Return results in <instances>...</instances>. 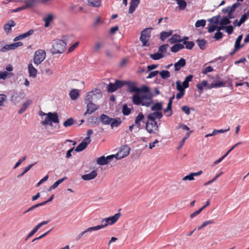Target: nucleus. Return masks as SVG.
<instances>
[{
	"mask_svg": "<svg viewBox=\"0 0 249 249\" xmlns=\"http://www.w3.org/2000/svg\"><path fill=\"white\" fill-rule=\"evenodd\" d=\"M40 116H47L44 120L41 122L42 125L49 124L50 126L53 125V123L58 124L59 123L58 115L56 112H49L46 113L42 111L39 112Z\"/></svg>",
	"mask_w": 249,
	"mask_h": 249,
	"instance_id": "1",
	"label": "nucleus"
},
{
	"mask_svg": "<svg viewBox=\"0 0 249 249\" xmlns=\"http://www.w3.org/2000/svg\"><path fill=\"white\" fill-rule=\"evenodd\" d=\"M67 43L64 40L56 39L53 40L52 52L53 54L62 53L66 50Z\"/></svg>",
	"mask_w": 249,
	"mask_h": 249,
	"instance_id": "2",
	"label": "nucleus"
},
{
	"mask_svg": "<svg viewBox=\"0 0 249 249\" xmlns=\"http://www.w3.org/2000/svg\"><path fill=\"white\" fill-rule=\"evenodd\" d=\"M102 97L101 90L96 89L95 90L87 93L86 97L85 99V102H96L99 99Z\"/></svg>",
	"mask_w": 249,
	"mask_h": 249,
	"instance_id": "3",
	"label": "nucleus"
},
{
	"mask_svg": "<svg viewBox=\"0 0 249 249\" xmlns=\"http://www.w3.org/2000/svg\"><path fill=\"white\" fill-rule=\"evenodd\" d=\"M146 124V129L150 134H156L159 131V125L155 120L147 118Z\"/></svg>",
	"mask_w": 249,
	"mask_h": 249,
	"instance_id": "4",
	"label": "nucleus"
},
{
	"mask_svg": "<svg viewBox=\"0 0 249 249\" xmlns=\"http://www.w3.org/2000/svg\"><path fill=\"white\" fill-rule=\"evenodd\" d=\"M151 29L152 28H145L141 32L140 40L142 42L143 46H149L148 41L150 37Z\"/></svg>",
	"mask_w": 249,
	"mask_h": 249,
	"instance_id": "5",
	"label": "nucleus"
},
{
	"mask_svg": "<svg viewBox=\"0 0 249 249\" xmlns=\"http://www.w3.org/2000/svg\"><path fill=\"white\" fill-rule=\"evenodd\" d=\"M46 56V52L43 50H38L35 53L34 56V63L38 65L45 59Z\"/></svg>",
	"mask_w": 249,
	"mask_h": 249,
	"instance_id": "6",
	"label": "nucleus"
},
{
	"mask_svg": "<svg viewBox=\"0 0 249 249\" xmlns=\"http://www.w3.org/2000/svg\"><path fill=\"white\" fill-rule=\"evenodd\" d=\"M125 81L116 80L114 83H109L107 87L109 93H112L125 85Z\"/></svg>",
	"mask_w": 249,
	"mask_h": 249,
	"instance_id": "7",
	"label": "nucleus"
},
{
	"mask_svg": "<svg viewBox=\"0 0 249 249\" xmlns=\"http://www.w3.org/2000/svg\"><path fill=\"white\" fill-rule=\"evenodd\" d=\"M130 150V147L127 145H124L120 148L116 155H114L115 158L117 160L122 159L129 155Z\"/></svg>",
	"mask_w": 249,
	"mask_h": 249,
	"instance_id": "8",
	"label": "nucleus"
},
{
	"mask_svg": "<svg viewBox=\"0 0 249 249\" xmlns=\"http://www.w3.org/2000/svg\"><path fill=\"white\" fill-rule=\"evenodd\" d=\"M23 44V43L21 42H17L10 44L6 45H5L4 43L3 46H0L1 52L5 53L10 50H14L18 47L22 46Z\"/></svg>",
	"mask_w": 249,
	"mask_h": 249,
	"instance_id": "9",
	"label": "nucleus"
},
{
	"mask_svg": "<svg viewBox=\"0 0 249 249\" xmlns=\"http://www.w3.org/2000/svg\"><path fill=\"white\" fill-rule=\"evenodd\" d=\"M115 158V155H111L107 157L101 156L97 159V163L100 165H104L108 164Z\"/></svg>",
	"mask_w": 249,
	"mask_h": 249,
	"instance_id": "10",
	"label": "nucleus"
},
{
	"mask_svg": "<svg viewBox=\"0 0 249 249\" xmlns=\"http://www.w3.org/2000/svg\"><path fill=\"white\" fill-rule=\"evenodd\" d=\"M219 79L220 77L217 75L216 80L213 81L212 83L208 86V88L209 89H211L213 88H218L225 87L226 82L220 81Z\"/></svg>",
	"mask_w": 249,
	"mask_h": 249,
	"instance_id": "11",
	"label": "nucleus"
},
{
	"mask_svg": "<svg viewBox=\"0 0 249 249\" xmlns=\"http://www.w3.org/2000/svg\"><path fill=\"white\" fill-rule=\"evenodd\" d=\"M85 104H86L87 110L84 113V115L88 114H90L99 108V106L94 104V103L85 102Z\"/></svg>",
	"mask_w": 249,
	"mask_h": 249,
	"instance_id": "12",
	"label": "nucleus"
},
{
	"mask_svg": "<svg viewBox=\"0 0 249 249\" xmlns=\"http://www.w3.org/2000/svg\"><path fill=\"white\" fill-rule=\"evenodd\" d=\"M175 98V95H173L170 98L169 100L168 103L167 104V106L166 108H165L163 110L164 114L167 117L171 116L173 114L172 109V105L173 103V100Z\"/></svg>",
	"mask_w": 249,
	"mask_h": 249,
	"instance_id": "13",
	"label": "nucleus"
},
{
	"mask_svg": "<svg viewBox=\"0 0 249 249\" xmlns=\"http://www.w3.org/2000/svg\"><path fill=\"white\" fill-rule=\"evenodd\" d=\"M153 112L149 113L147 118H149L151 120L158 119L159 121L163 117V115L160 111H153Z\"/></svg>",
	"mask_w": 249,
	"mask_h": 249,
	"instance_id": "14",
	"label": "nucleus"
},
{
	"mask_svg": "<svg viewBox=\"0 0 249 249\" xmlns=\"http://www.w3.org/2000/svg\"><path fill=\"white\" fill-rule=\"evenodd\" d=\"M153 102L151 96H147L146 95H142V100L141 105L149 107L151 106Z\"/></svg>",
	"mask_w": 249,
	"mask_h": 249,
	"instance_id": "15",
	"label": "nucleus"
},
{
	"mask_svg": "<svg viewBox=\"0 0 249 249\" xmlns=\"http://www.w3.org/2000/svg\"><path fill=\"white\" fill-rule=\"evenodd\" d=\"M97 176L96 170H92L90 173L82 176V178L84 180H90L95 178Z\"/></svg>",
	"mask_w": 249,
	"mask_h": 249,
	"instance_id": "16",
	"label": "nucleus"
},
{
	"mask_svg": "<svg viewBox=\"0 0 249 249\" xmlns=\"http://www.w3.org/2000/svg\"><path fill=\"white\" fill-rule=\"evenodd\" d=\"M125 85L128 86V90L130 92H139V88L135 86V84L129 81H125Z\"/></svg>",
	"mask_w": 249,
	"mask_h": 249,
	"instance_id": "17",
	"label": "nucleus"
},
{
	"mask_svg": "<svg viewBox=\"0 0 249 249\" xmlns=\"http://www.w3.org/2000/svg\"><path fill=\"white\" fill-rule=\"evenodd\" d=\"M140 2V0H131L128 13L129 14L134 13Z\"/></svg>",
	"mask_w": 249,
	"mask_h": 249,
	"instance_id": "18",
	"label": "nucleus"
},
{
	"mask_svg": "<svg viewBox=\"0 0 249 249\" xmlns=\"http://www.w3.org/2000/svg\"><path fill=\"white\" fill-rule=\"evenodd\" d=\"M186 64V60L182 58L174 64L175 71H178L181 68L184 67Z\"/></svg>",
	"mask_w": 249,
	"mask_h": 249,
	"instance_id": "19",
	"label": "nucleus"
},
{
	"mask_svg": "<svg viewBox=\"0 0 249 249\" xmlns=\"http://www.w3.org/2000/svg\"><path fill=\"white\" fill-rule=\"evenodd\" d=\"M55 18L54 15L53 14H48L46 15L45 17L44 18L43 20L45 22L44 26L45 27H48L50 23Z\"/></svg>",
	"mask_w": 249,
	"mask_h": 249,
	"instance_id": "20",
	"label": "nucleus"
},
{
	"mask_svg": "<svg viewBox=\"0 0 249 249\" xmlns=\"http://www.w3.org/2000/svg\"><path fill=\"white\" fill-rule=\"evenodd\" d=\"M120 216V213H117L113 216L106 218L109 225H112L118 220Z\"/></svg>",
	"mask_w": 249,
	"mask_h": 249,
	"instance_id": "21",
	"label": "nucleus"
},
{
	"mask_svg": "<svg viewBox=\"0 0 249 249\" xmlns=\"http://www.w3.org/2000/svg\"><path fill=\"white\" fill-rule=\"evenodd\" d=\"M89 143H90V142L86 141L84 139L83 141L76 147L75 151L76 152H81L83 151L87 147Z\"/></svg>",
	"mask_w": 249,
	"mask_h": 249,
	"instance_id": "22",
	"label": "nucleus"
},
{
	"mask_svg": "<svg viewBox=\"0 0 249 249\" xmlns=\"http://www.w3.org/2000/svg\"><path fill=\"white\" fill-rule=\"evenodd\" d=\"M144 119V116L142 112H140L139 113L138 116L136 117L135 120V125L138 127L140 128L141 127V122H142L144 123L143 121Z\"/></svg>",
	"mask_w": 249,
	"mask_h": 249,
	"instance_id": "23",
	"label": "nucleus"
},
{
	"mask_svg": "<svg viewBox=\"0 0 249 249\" xmlns=\"http://www.w3.org/2000/svg\"><path fill=\"white\" fill-rule=\"evenodd\" d=\"M16 23L14 20H10L7 22L4 26V30L7 33H10L11 32V27H14Z\"/></svg>",
	"mask_w": 249,
	"mask_h": 249,
	"instance_id": "24",
	"label": "nucleus"
},
{
	"mask_svg": "<svg viewBox=\"0 0 249 249\" xmlns=\"http://www.w3.org/2000/svg\"><path fill=\"white\" fill-rule=\"evenodd\" d=\"M28 68L29 76L33 78L36 77V76L37 72V70L33 66L32 64H29L28 65Z\"/></svg>",
	"mask_w": 249,
	"mask_h": 249,
	"instance_id": "25",
	"label": "nucleus"
},
{
	"mask_svg": "<svg viewBox=\"0 0 249 249\" xmlns=\"http://www.w3.org/2000/svg\"><path fill=\"white\" fill-rule=\"evenodd\" d=\"M33 102L31 100H26L23 104L21 108L18 110V113L19 114L23 113L26 109L32 104Z\"/></svg>",
	"mask_w": 249,
	"mask_h": 249,
	"instance_id": "26",
	"label": "nucleus"
},
{
	"mask_svg": "<svg viewBox=\"0 0 249 249\" xmlns=\"http://www.w3.org/2000/svg\"><path fill=\"white\" fill-rule=\"evenodd\" d=\"M111 118H109L108 116H107L105 114H102L100 116V120L102 124H109L111 122Z\"/></svg>",
	"mask_w": 249,
	"mask_h": 249,
	"instance_id": "27",
	"label": "nucleus"
},
{
	"mask_svg": "<svg viewBox=\"0 0 249 249\" xmlns=\"http://www.w3.org/2000/svg\"><path fill=\"white\" fill-rule=\"evenodd\" d=\"M14 75L13 73L8 72L6 71H0V79L6 80L7 78H10Z\"/></svg>",
	"mask_w": 249,
	"mask_h": 249,
	"instance_id": "28",
	"label": "nucleus"
},
{
	"mask_svg": "<svg viewBox=\"0 0 249 249\" xmlns=\"http://www.w3.org/2000/svg\"><path fill=\"white\" fill-rule=\"evenodd\" d=\"M173 31L170 30L168 32L163 31L161 32L160 34V39L162 41H164L166 39H167L168 37L171 36L172 35Z\"/></svg>",
	"mask_w": 249,
	"mask_h": 249,
	"instance_id": "29",
	"label": "nucleus"
},
{
	"mask_svg": "<svg viewBox=\"0 0 249 249\" xmlns=\"http://www.w3.org/2000/svg\"><path fill=\"white\" fill-rule=\"evenodd\" d=\"M70 98L72 100H75L79 96V92L78 89H73L69 93Z\"/></svg>",
	"mask_w": 249,
	"mask_h": 249,
	"instance_id": "30",
	"label": "nucleus"
},
{
	"mask_svg": "<svg viewBox=\"0 0 249 249\" xmlns=\"http://www.w3.org/2000/svg\"><path fill=\"white\" fill-rule=\"evenodd\" d=\"M169 42L171 44L181 42V37L179 35L175 34L169 39Z\"/></svg>",
	"mask_w": 249,
	"mask_h": 249,
	"instance_id": "31",
	"label": "nucleus"
},
{
	"mask_svg": "<svg viewBox=\"0 0 249 249\" xmlns=\"http://www.w3.org/2000/svg\"><path fill=\"white\" fill-rule=\"evenodd\" d=\"M184 48V46L183 44L177 43L173 45L171 48V51L173 53H177L179 50L183 49Z\"/></svg>",
	"mask_w": 249,
	"mask_h": 249,
	"instance_id": "32",
	"label": "nucleus"
},
{
	"mask_svg": "<svg viewBox=\"0 0 249 249\" xmlns=\"http://www.w3.org/2000/svg\"><path fill=\"white\" fill-rule=\"evenodd\" d=\"M162 109V104L161 102L154 104L151 107L152 111H160Z\"/></svg>",
	"mask_w": 249,
	"mask_h": 249,
	"instance_id": "33",
	"label": "nucleus"
},
{
	"mask_svg": "<svg viewBox=\"0 0 249 249\" xmlns=\"http://www.w3.org/2000/svg\"><path fill=\"white\" fill-rule=\"evenodd\" d=\"M142 95L140 96L137 94H134L132 96V102L133 103L137 105H140L142 103Z\"/></svg>",
	"mask_w": 249,
	"mask_h": 249,
	"instance_id": "34",
	"label": "nucleus"
},
{
	"mask_svg": "<svg viewBox=\"0 0 249 249\" xmlns=\"http://www.w3.org/2000/svg\"><path fill=\"white\" fill-rule=\"evenodd\" d=\"M193 77V76L192 75H189L186 77L185 80L182 83V86L184 88L186 89L189 87V83L192 80Z\"/></svg>",
	"mask_w": 249,
	"mask_h": 249,
	"instance_id": "35",
	"label": "nucleus"
},
{
	"mask_svg": "<svg viewBox=\"0 0 249 249\" xmlns=\"http://www.w3.org/2000/svg\"><path fill=\"white\" fill-rule=\"evenodd\" d=\"M67 179V178L64 177L62 178L59 179L58 180H57L53 185H52L50 188L49 191H51L53 189H54L56 188L57 187V186L61 183L62 182H63L64 180H65Z\"/></svg>",
	"mask_w": 249,
	"mask_h": 249,
	"instance_id": "36",
	"label": "nucleus"
},
{
	"mask_svg": "<svg viewBox=\"0 0 249 249\" xmlns=\"http://www.w3.org/2000/svg\"><path fill=\"white\" fill-rule=\"evenodd\" d=\"M121 123V120L120 118L111 119V122L110 125L112 128L114 127H118Z\"/></svg>",
	"mask_w": 249,
	"mask_h": 249,
	"instance_id": "37",
	"label": "nucleus"
},
{
	"mask_svg": "<svg viewBox=\"0 0 249 249\" xmlns=\"http://www.w3.org/2000/svg\"><path fill=\"white\" fill-rule=\"evenodd\" d=\"M196 42H197V45H198V46H199V47L200 48V49L204 50L206 48V43H207V41L205 39H198L196 40Z\"/></svg>",
	"mask_w": 249,
	"mask_h": 249,
	"instance_id": "38",
	"label": "nucleus"
},
{
	"mask_svg": "<svg viewBox=\"0 0 249 249\" xmlns=\"http://www.w3.org/2000/svg\"><path fill=\"white\" fill-rule=\"evenodd\" d=\"M179 10H183L186 7L187 3L184 0H176Z\"/></svg>",
	"mask_w": 249,
	"mask_h": 249,
	"instance_id": "39",
	"label": "nucleus"
},
{
	"mask_svg": "<svg viewBox=\"0 0 249 249\" xmlns=\"http://www.w3.org/2000/svg\"><path fill=\"white\" fill-rule=\"evenodd\" d=\"M249 16V11L247 13H245L241 17L239 22L237 24V26H240L243 23H244L248 18Z\"/></svg>",
	"mask_w": 249,
	"mask_h": 249,
	"instance_id": "40",
	"label": "nucleus"
},
{
	"mask_svg": "<svg viewBox=\"0 0 249 249\" xmlns=\"http://www.w3.org/2000/svg\"><path fill=\"white\" fill-rule=\"evenodd\" d=\"M161 77L163 79H166L170 76V73L167 70H163L159 72Z\"/></svg>",
	"mask_w": 249,
	"mask_h": 249,
	"instance_id": "41",
	"label": "nucleus"
},
{
	"mask_svg": "<svg viewBox=\"0 0 249 249\" xmlns=\"http://www.w3.org/2000/svg\"><path fill=\"white\" fill-rule=\"evenodd\" d=\"M242 37L243 35H241L239 36L236 39L234 44V46H235V50H238L243 46V45H240V43L242 39Z\"/></svg>",
	"mask_w": 249,
	"mask_h": 249,
	"instance_id": "42",
	"label": "nucleus"
},
{
	"mask_svg": "<svg viewBox=\"0 0 249 249\" xmlns=\"http://www.w3.org/2000/svg\"><path fill=\"white\" fill-rule=\"evenodd\" d=\"M164 57L163 55L161 53H160L159 52L157 53L151 54L150 55V57L153 60H159Z\"/></svg>",
	"mask_w": 249,
	"mask_h": 249,
	"instance_id": "43",
	"label": "nucleus"
},
{
	"mask_svg": "<svg viewBox=\"0 0 249 249\" xmlns=\"http://www.w3.org/2000/svg\"><path fill=\"white\" fill-rule=\"evenodd\" d=\"M44 205H45V202H41V203H38V204H36V205H34L33 206L29 208L26 211H25L23 213V214H25L26 213H28L29 212L32 211L33 210H34L36 208H37L38 207H39V206H41Z\"/></svg>",
	"mask_w": 249,
	"mask_h": 249,
	"instance_id": "44",
	"label": "nucleus"
},
{
	"mask_svg": "<svg viewBox=\"0 0 249 249\" xmlns=\"http://www.w3.org/2000/svg\"><path fill=\"white\" fill-rule=\"evenodd\" d=\"M24 2L25 5L24 6L25 9L33 7L35 3V0H25Z\"/></svg>",
	"mask_w": 249,
	"mask_h": 249,
	"instance_id": "45",
	"label": "nucleus"
},
{
	"mask_svg": "<svg viewBox=\"0 0 249 249\" xmlns=\"http://www.w3.org/2000/svg\"><path fill=\"white\" fill-rule=\"evenodd\" d=\"M88 2L89 5L93 7H98L101 3V0H88Z\"/></svg>",
	"mask_w": 249,
	"mask_h": 249,
	"instance_id": "46",
	"label": "nucleus"
},
{
	"mask_svg": "<svg viewBox=\"0 0 249 249\" xmlns=\"http://www.w3.org/2000/svg\"><path fill=\"white\" fill-rule=\"evenodd\" d=\"M214 223V221L213 220H210L208 221H205L201 225L197 227L198 230H200L202 228H204L205 227L207 226V225L209 224H213Z\"/></svg>",
	"mask_w": 249,
	"mask_h": 249,
	"instance_id": "47",
	"label": "nucleus"
},
{
	"mask_svg": "<svg viewBox=\"0 0 249 249\" xmlns=\"http://www.w3.org/2000/svg\"><path fill=\"white\" fill-rule=\"evenodd\" d=\"M183 45H185V48L189 50H191L195 45L193 41H187L183 40Z\"/></svg>",
	"mask_w": 249,
	"mask_h": 249,
	"instance_id": "48",
	"label": "nucleus"
},
{
	"mask_svg": "<svg viewBox=\"0 0 249 249\" xmlns=\"http://www.w3.org/2000/svg\"><path fill=\"white\" fill-rule=\"evenodd\" d=\"M109 224H108V222H107L106 218H104L101 221V225H98L96 226V227L97 228L98 230H99L102 228H104L106 227Z\"/></svg>",
	"mask_w": 249,
	"mask_h": 249,
	"instance_id": "49",
	"label": "nucleus"
},
{
	"mask_svg": "<svg viewBox=\"0 0 249 249\" xmlns=\"http://www.w3.org/2000/svg\"><path fill=\"white\" fill-rule=\"evenodd\" d=\"M131 109L128 107L126 104H124L123 107L122 112L124 115H128L131 113Z\"/></svg>",
	"mask_w": 249,
	"mask_h": 249,
	"instance_id": "50",
	"label": "nucleus"
},
{
	"mask_svg": "<svg viewBox=\"0 0 249 249\" xmlns=\"http://www.w3.org/2000/svg\"><path fill=\"white\" fill-rule=\"evenodd\" d=\"M35 164L36 163L29 165L27 167L24 169L23 171L21 174L18 176V178H19L22 177L26 173L29 171Z\"/></svg>",
	"mask_w": 249,
	"mask_h": 249,
	"instance_id": "51",
	"label": "nucleus"
},
{
	"mask_svg": "<svg viewBox=\"0 0 249 249\" xmlns=\"http://www.w3.org/2000/svg\"><path fill=\"white\" fill-rule=\"evenodd\" d=\"M208 82L207 81L203 80L201 82L198 83L196 85V87L197 89L199 90H203L204 87L207 86Z\"/></svg>",
	"mask_w": 249,
	"mask_h": 249,
	"instance_id": "52",
	"label": "nucleus"
},
{
	"mask_svg": "<svg viewBox=\"0 0 249 249\" xmlns=\"http://www.w3.org/2000/svg\"><path fill=\"white\" fill-rule=\"evenodd\" d=\"M75 123L74 120L72 118H69L65 121L63 123V125L65 127H69Z\"/></svg>",
	"mask_w": 249,
	"mask_h": 249,
	"instance_id": "53",
	"label": "nucleus"
},
{
	"mask_svg": "<svg viewBox=\"0 0 249 249\" xmlns=\"http://www.w3.org/2000/svg\"><path fill=\"white\" fill-rule=\"evenodd\" d=\"M220 18V16L218 15L216 16L213 17L212 18L209 19L208 21L210 22L213 23L215 24H217L219 23V18Z\"/></svg>",
	"mask_w": 249,
	"mask_h": 249,
	"instance_id": "54",
	"label": "nucleus"
},
{
	"mask_svg": "<svg viewBox=\"0 0 249 249\" xmlns=\"http://www.w3.org/2000/svg\"><path fill=\"white\" fill-rule=\"evenodd\" d=\"M231 23V21L229 20V18L227 17H224L219 22V24L221 25H226Z\"/></svg>",
	"mask_w": 249,
	"mask_h": 249,
	"instance_id": "55",
	"label": "nucleus"
},
{
	"mask_svg": "<svg viewBox=\"0 0 249 249\" xmlns=\"http://www.w3.org/2000/svg\"><path fill=\"white\" fill-rule=\"evenodd\" d=\"M206 24V21L204 19L198 20L195 23V26L197 28L204 27Z\"/></svg>",
	"mask_w": 249,
	"mask_h": 249,
	"instance_id": "56",
	"label": "nucleus"
},
{
	"mask_svg": "<svg viewBox=\"0 0 249 249\" xmlns=\"http://www.w3.org/2000/svg\"><path fill=\"white\" fill-rule=\"evenodd\" d=\"M191 132H192V131H190V132H188L186 135V136L182 139V141L179 143V145L177 148L178 149H179L182 147V146L184 145V143L186 140L190 136V135Z\"/></svg>",
	"mask_w": 249,
	"mask_h": 249,
	"instance_id": "57",
	"label": "nucleus"
},
{
	"mask_svg": "<svg viewBox=\"0 0 249 249\" xmlns=\"http://www.w3.org/2000/svg\"><path fill=\"white\" fill-rule=\"evenodd\" d=\"M168 46H169L168 44H164V45L160 46L159 48L158 52L160 53H161V54L162 53L166 52V49H167V48L168 47Z\"/></svg>",
	"mask_w": 249,
	"mask_h": 249,
	"instance_id": "58",
	"label": "nucleus"
},
{
	"mask_svg": "<svg viewBox=\"0 0 249 249\" xmlns=\"http://www.w3.org/2000/svg\"><path fill=\"white\" fill-rule=\"evenodd\" d=\"M7 96L4 94H0V107L4 105V103L6 101Z\"/></svg>",
	"mask_w": 249,
	"mask_h": 249,
	"instance_id": "59",
	"label": "nucleus"
},
{
	"mask_svg": "<svg viewBox=\"0 0 249 249\" xmlns=\"http://www.w3.org/2000/svg\"><path fill=\"white\" fill-rule=\"evenodd\" d=\"M34 30L31 29V30H29L27 32L23 33L22 34H21L22 38L23 39V38L28 37L30 35H32L34 33Z\"/></svg>",
	"mask_w": 249,
	"mask_h": 249,
	"instance_id": "60",
	"label": "nucleus"
},
{
	"mask_svg": "<svg viewBox=\"0 0 249 249\" xmlns=\"http://www.w3.org/2000/svg\"><path fill=\"white\" fill-rule=\"evenodd\" d=\"M93 133V131L92 129H88L87 133V136L84 139L86 141H88V142H91V140L90 139L91 135Z\"/></svg>",
	"mask_w": 249,
	"mask_h": 249,
	"instance_id": "61",
	"label": "nucleus"
},
{
	"mask_svg": "<svg viewBox=\"0 0 249 249\" xmlns=\"http://www.w3.org/2000/svg\"><path fill=\"white\" fill-rule=\"evenodd\" d=\"M177 89L179 91H185L184 87L180 81L178 80L176 82Z\"/></svg>",
	"mask_w": 249,
	"mask_h": 249,
	"instance_id": "62",
	"label": "nucleus"
},
{
	"mask_svg": "<svg viewBox=\"0 0 249 249\" xmlns=\"http://www.w3.org/2000/svg\"><path fill=\"white\" fill-rule=\"evenodd\" d=\"M213 71V69L211 66H208L205 68L203 71H202V73L203 74H206L208 72H211Z\"/></svg>",
	"mask_w": 249,
	"mask_h": 249,
	"instance_id": "63",
	"label": "nucleus"
},
{
	"mask_svg": "<svg viewBox=\"0 0 249 249\" xmlns=\"http://www.w3.org/2000/svg\"><path fill=\"white\" fill-rule=\"evenodd\" d=\"M91 121L90 123H91L92 124H94V125H98L99 124V121L98 120V118L95 117H92L91 118Z\"/></svg>",
	"mask_w": 249,
	"mask_h": 249,
	"instance_id": "64",
	"label": "nucleus"
}]
</instances>
